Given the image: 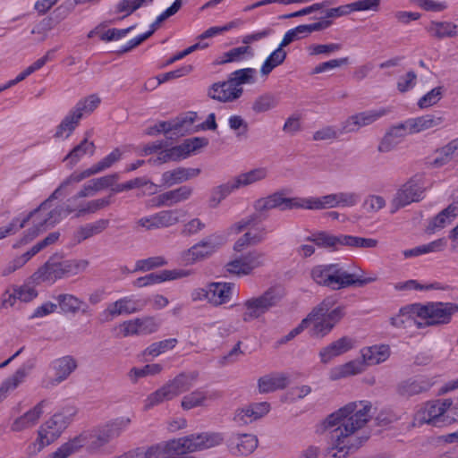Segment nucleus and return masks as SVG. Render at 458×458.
Instances as JSON below:
<instances>
[{"label": "nucleus", "mask_w": 458, "mask_h": 458, "mask_svg": "<svg viewBox=\"0 0 458 458\" xmlns=\"http://www.w3.org/2000/svg\"><path fill=\"white\" fill-rule=\"evenodd\" d=\"M58 306L66 314H76L79 311L87 313L89 306L80 298L69 293H62L56 297Z\"/></svg>", "instance_id": "ea45409f"}, {"label": "nucleus", "mask_w": 458, "mask_h": 458, "mask_svg": "<svg viewBox=\"0 0 458 458\" xmlns=\"http://www.w3.org/2000/svg\"><path fill=\"white\" fill-rule=\"evenodd\" d=\"M443 123V117L432 114H424L406 120V126L410 129L411 134L437 127Z\"/></svg>", "instance_id": "c9c22d12"}, {"label": "nucleus", "mask_w": 458, "mask_h": 458, "mask_svg": "<svg viewBox=\"0 0 458 458\" xmlns=\"http://www.w3.org/2000/svg\"><path fill=\"white\" fill-rule=\"evenodd\" d=\"M423 323L418 329L449 324L454 315L458 313V304L454 302L428 301L420 303Z\"/></svg>", "instance_id": "9d476101"}, {"label": "nucleus", "mask_w": 458, "mask_h": 458, "mask_svg": "<svg viewBox=\"0 0 458 458\" xmlns=\"http://www.w3.org/2000/svg\"><path fill=\"white\" fill-rule=\"evenodd\" d=\"M224 441L221 433H201L190 435L184 437L170 440L174 456L180 458L187 453H192L203 449L219 445Z\"/></svg>", "instance_id": "6e6552de"}, {"label": "nucleus", "mask_w": 458, "mask_h": 458, "mask_svg": "<svg viewBox=\"0 0 458 458\" xmlns=\"http://www.w3.org/2000/svg\"><path fill=\"white\" fill-rule=\"evenodd\" d=\"M72 411L69 415L63 412L55 413L49 420L45 421L38 428L37 444L38 451L55 442L67 428L71 421Z\"/></svg>", "instance_id": "ddd939ff"}, {"label": "nucleus", "mask_w": 458, "mask_h": 458, "mask_svg": "<svg viewBox=\"0 0 458 458\" xmlns=\"http://www.w3.org/2000/svg\"><path fill=\"white\" fill-rule=\"evenodd\" d=\"M258 438L252 434H235L228 441L230 452L233 454L249 455L258 447Z\"/></svg>", "instance_id": "393cba45"}, {"label": "nucleus", "mask_w": 458, "mask_h": 458, "mask_svg": "<svg viewBox=\"0 0 458 458\" xmlns=\"http://www.w3.org/2000/svg\"><path fill=\"white\" fill-rule=\"evenodd\" d=\"M96 146L93 141H89L84 139L78 145L64 157V161L67 162L70 167L77 165L85 155L93 156L95 153Z\"/></svg>", "instance_id": "37998d69"}, {"label": "nucleus", "mask_w": 458, "mask_h": 458, "mask_svg": "<svg viewBox=\"0 0 458 458\" xmlns=\"http://www.w3.org/2000/svg\"><path fill=\"white\" fill-rule=\"evenodd\" d=\"M451 404L452 401L449 399L426 403L415 413L413 425L421 426L423 424H428L433 427H442L449 423L450 420L445 413L448 412Z\"/></svg>", "instance_id": "9b49d317"}, {"label": "nucleus", "mask_w": 458, "mask_h": 458, "mask_svg": "<svg viewBox=\"0 0 458 458\" xmlns=\"http://www.w3.org/2000/svg\"><path fill=\"white\" fill-rule=\"evenodd\" d=\"M120 458H178L174 456L170 440L161 442L147 449L138 447L132 449L123 455Z\"/></svg>", "instance_id": "4be33fe9"}, {"label": "nucleus", "mask_w": 458, "mask_h": 458, "mask_svg": "<svg viewBox=\"0 0 458 458\" xmlns=\"http://www.w3.org/2000/svg\"><path fill=\"white\" fill-rule=\"evenodd\" d=\"M101 99L96 94H92L83 99H81L72 109L75 114H80V119L83 114L92 113L100 104Z\"/></svg>", "instance_id": "4d7b16f0"}, {"label": "nucleus", "mask_w": 458, "mask_h": 458, "mask_svg": "<svg viewBox=\"0 0 458 458\" xmlns=\"http://www.w3.org/2000/svg\"><path fill=\"white\" fill-rule=\"evenodd\" d=\"M371 404L368 401L352 402L327 417L323 422L325 429L337 426L331 434L327 455L345 458L358 449L362 439L355 435L369 420Z\"/></svg>", "instance_id": "f257e3e1"}, {"label": "nucleus", "mask_w": 458, "mask_h": 458, "mask_svg": "<svg viewBox=\"0 0 458 458\" xmlns=\"http://www.w3.org/2000/svg\"><path fill=\"white\" fill-rule=\"evenodd\" d=\"M177 343L178 341L176 338H168L153 343L146 348L144 354L152 357H157L158 355L165 353L169 350H173L176 346Z\"/></svg>", "instance_id": "13d9d810"}, {"label": "nucleus", "mask_w": 458, "mask_h": 458, "mask_svg": "<svg viewBox=\"0 0 458 458\" xmlns=\"http://www.w3.org/2000/svg\"><path fill=\"white\" fill-rule=\"evenodd\" d=\"M352 347L353 341L351 338L347 336L341 337L338 340L327 345V347L323 348L319 352L321 362L327 363L333 358L345 353L346 352L350 351Z\"/></svg>", "instance_id": "473e14b6"}, {"label": "nucleus", "mask_w": 458, "mask_h": 458, "mask_svg": "<svg viewBox=\"0 0 458 458\" xmlns=\"http://www.w3.org/2000/svg\"><path fill=\"white\" fill-rule=\"evenodd\" d=\"M192 192L193 189L191 186L183 185L159 194L152 199V206L157 208L172 207L189 199Z\"/></svg>", "instance_id": "b1692460"}, {"label": "nucleus", "mask_w": 458, "mask_h": 458, "mask_svg": "<svg viewBox=\"0 0 458 458\" xmlns=\"http://www.w3.org/2000/svg\"><path fill=\"white\" fill-rule=\"evenodd\" d=\"M114 437H116L112 431V428L106 424L101 427L96 434L84 431L79 436L70 439L50 455V458H67L83 446H86L89 451H95Z\"/></svg>", "instance_id": "39448f33"}, {"label": "nucleus", "mask_w": 458, "mask_h": 458, "mask_svg": "<svg viewBox=\"0 0 458 458\" xmlns=\"http://www.w3.org/2000/svg\"><path fill=\"white\" fill-rule=\"evenodd\" d=\"M281 47V43L263 62L260 72L262 75H268L276 67L284 63L286 58V52Z\"/></svg>", "instance_id": "6e6d98bb"}, {"label": "nucleus", "mask_w": 458, "mask_h": 458, "mask_svg": "<svg viewBox=\"0 0 458 458\" xmlns=\"http://www.w3.org/2000/svg\"><path fill=\"white\" fill-rule=\"evenodd\" d=\"M394 289L397 291H410V290H416V291H429V290H439L441 289L439 283H432V284H422L417 280H407L405 282H400L397 283L394 285Z\"/></svg>", "instance_id": "052dcab7"}, {"label": "nucleus", "mask_w": 458, "mask_h": 458, "mask_svg": "<svg viewBox=\"0 0 458 458\" xmlns=\"http://www.w3.org/2000/svg\"><path fill=\"white\" fill-rule=\"evenodd\" d=\"M388 113L386 108L361 112L350 116L342 125V132H352L369 125Z\"/></svg>", "instance_id": "412c9836"}, {"label": "nucleus", "mask_w": 458, "mask_h": 458, "mask_svg": "<svg viewBox=\"0 0 458 458\" xmlns=\"http://www.w3.org/2000/svg\"><path fill=\"white\" fill-rule=\"evenodd\" d=\"M234 286V284L225 282L209 284V302L216 306L227 303Z\"/></svg>", "instance_id": "4c0bfd02"}, {"label": "nucleus", "mask_w": 458, "mask_h": 458, "mask_svg": "<svg viewBox=\"0 0 458 458\" xmlns=\"http://www.w3.org/2000/svg\"><path fill=\"white\" fill-rule=\"evenodd\" d=\"M199 174V168L178 167L174 170L165 172L161 177V184L166 187H171L197 177Z\"/></svg>", "instance_id": "c85d7f7f"}, {"label": "nucleus", "mask_w": 458, "mask_h": 458, "mask_svg": "<svg viewBox=\"0 0 458 458\" xmlns=\"http://www.w3.org/2000/svg\"><path fill=\"white\" fill-rule=\"evenodd\" d=\"M109 225L108 219H98L93 223L86 224L78 228L74 233V239L81 242L87 240L96 234H98L105 231Z\"/></svg>", "instance_id": "a18cd8bd"}, {"label": "nucleus", "mask_w": 458, "mask_h": 458, "mask_svg": "<svg viewBox=\"0 0 458 458\" xmlns=\"http://www.w3.org/2000/svg\"><path fill=\"white\" fill-rule=\"evenodd\" d=\"M458 215V202H453L439 212L428 224V231L435 233L449 225Z\"/></svg>", "instance_id": "58836bf2"}, {"label": "nucleus", "mask_w": 458, "mask_h": 458, "mask_svg": "<svg viewBox=\"0 0 458 458\" xmlns=\"http://www.w3.org/2000/svg\"><path fill=\"white\" fill-rule=\"evenodd\" d=\"M457 25L451 21H431L425 30L430 37L437 39L454 38L457 35Z\"/></svg>", "instance_id": "79ce46f5"}, {"label": "nucleus", "mask_w": 458, "mask_h": 458, "mask_svg": "<svg viewBox=\"0 0 458 458\" xmlns=\"http://www.w3.org/2000/svg\"><path fill=\"white\" fill-rule=\"evenodd\" d=\"M162 370L163 367L158 363L147 364L142 368H132L129 376L131 380L136 381L140 377L159 374Z\"/></svg>", "instance_id": "69168bd1"}, {"label": "nucleus", "mask_w": 458, "mask_h": 458, "mask_svg": "<svg viewBox=\"0 0 458 458\" xmlns=\"http://www.w3.org/2000/svg\"><path fill=\"white\" fill-rule=\"evenodd\" d=\"M283 290L271 287L258 297L246 300L242 308V318L244 322L253 321L263 316L270 308L276 306L283 298Z\"/></svg>", "instance_id": "1a4fd4ad"}, {"label": "nucleus", "mask_w": 458, "mask_h": 458, "mask_svg": "<svg viewBox=\"0 0 458 458\" xmlns=\"http://www.w3.org/2000/svg\"><path fill=\"white\" fill-rule=\"evenodd\" d=\"M305 319H308V327L311 326L310 335L313 337L322 338L332 330V327L326 319L321 315H318L315 309Z\"/></svg>", "instance_id": "49530a36"}, {"label": "nucleus", "mask_w": 458, "mask_h": 458, "mask_svg": "<svg viewBox=\"0 0 458 458\" xmlns=\"http://www.w3.org/2000/svg\"><path fill=\"white\" fill-rule=\"evenodd\" d=\"M110 204L111 195L87 202H81L76 205L74 204L75 216L80 217L87 214L96 213L97 211L108 207Z\"/></svg>", "instance_id": "de8ad7c7"}, {"label": "nucleus", "mask_w": 458, "mask_h": 458, "mask_svg": "<svg viewBox=\"0 0 458 458\" xmlns=\"http://www.w3.org/2000/svg\"><path fill=\"white\" fill-rule=\"evenodd\" d=\"M88 266V261L83 259H66L57 261L54 257L50 258L31 276V281L35 284H54L64 277L72 276L83 271Z\"/></svg>", "instance_id": "423d86ee"}, {"label": "nucleus", "mask_w": 458, "mask_h": 458, "mask_svg": "<svg viewBox=\"0 0 458 458\" xmlns=\"http://www.w3.org/2000/svg\"><path fill=\"white\" fill-rule=\"evenodd\" d=\"M336 301L334 297H327L315 309L318 315H321L328 325L333 328L344 317V308L335 306Z\"/></svg>", "instance_id": "bb28decb"}, {"label": "nucleus", "mask_w": 458, "mask_h": 458, "mask_svg": "<svg viewBox=\"0 0 458 458\" xmlns=\"http://www.w3.org/2000/svg\"><path fill=\"white\" fill-rule=\"evenodd\" d=\"M246 262V271L251 274V272L265 264V254L257 250L250 251L246 255H242Z\"/></svg>", "instance_id": "774afa93"}, {"label": "nucleus", "mask_w": 458, "mask_h": 458, "mask_svg": "<svg viewBox=\"0 0 458 458\" xmlns=\"http://www.w3.org/2000/svg\"><path fill=\"white\" fill-rule=\"evenodd\" d=\"M288 377L284 373H272L261 377L258 386L259 393H270L278 389H284L288 384Z\"/></svg>", "instance_id": "a19ab883"}, {"label": "nucleus", "mask_w": 458, "mask_h": 458, "mask_svg": "<svg viewBox=\"0 0 458 458\" xmlns=\"http://www.w3.org/2000/svg\"><path fill=\"white\" fill-rule=\"evenodd\" d=\"M267 175V169L266 167L254 168L249 172L242 173L233 178L235 186L239 189L241 187L248 186L257 182L265 179Z\"/></svg>", "instance_id": "864d4df0"}, {"label": "nucleus", "mask_w": 458, "mask_h": 458, "mask_svg": "<svg viewBox=\"0 0 458 458\" xmlns=\"http://www.w3.org/2000/svg\"><path fill=\"white\" fill-rule=\"evenodd\" d=\"M233 180L213 188L210 191L208 204L210 208H216L223 199L237 190Z\"/></svg>", "instance_id": "5fc2aeb1"}, {"label": "nucleus", "mask_w": 458, "mask_h": 458, "mask_svg": "<svg viewBox=\"0 0 458 458\" xmlns=\"http://www.w3.org/2000/svg\"><path fill=\"white\" fill-rule=\"evenodd\" d=\"M222 234H211L182 253V259L187 264H193L212 255L225 242Z\"/></svg>", "instance_id": "4468645a"}, {"label": "nucleus", "mask_w": 458, "mask_h": 458, "mask_svg": "<svg viewBox=\"0 0 458 458\" xmlns=\"http://www.w3.org/2000/svg\"><path fill=\"white\" fill-rule=\"evenodd\" d=\"M187 273L182 270H163L159 273H150L144 276L137 278L133 284L136 287H144L159 284L168 280L177 279L185 276Z\"/></svg>", "instance_id": "7c9ffc66"}, {"label": "nucleus", "mask_w": 458, "mask_h": 458, "mask_svg": "<svg viewBox=\"0 0 458 458\" xmlns=\"http://www.w3.org/2000/svg\"><path fill=\"white\" fill-rule=\"evenodd\" d=\"M121 158L122 152L119 148H115L107 156H106L98 163L94 164L89 168H87L81 172H73L70 175V180L73 181L74 182H80L91 175L97 174L100 172H103L110 168L114 163L118 162Z\"/></svg>", "instance_id": "6ab92c4d"}, {"label": "nucleus", "mask_w": 458, "mask_h": 458, "mask_svg": "<svg viewBox=\"0 0 458 458\" xmlns=\"http://www.w3.org/2000/svg\"><path fill=\"white\" fill-rule=\"evenodd\" d=\"M270 411V403L267 402L254 403L236 410L233 420L239 425H247L264 417Z\"/></svg>", "instance_id": "5701e85b"}, {"label": "nucleus", "mask_w": 458, "mask_h": 458, "mask_svg": "<svg viewBox=\"0 0 458 458\" xmlns=\"http://www.w3.org/2000/svg\"><path fill=\"white\" fill-rule=\"evenodd\" d=\"M458 155V138L451 140L445 146L436 150V157L431 162L435 167H440L449 163Z\"/></svg>", "instance_id": "09e8293b"}, {"label": "nucleus", "mask_w": 458, "mask_h": 458, "mask_svg": "<svg viewBox=\"0 0 458 458\" xmlns=\"http://www.w3.org/2000/svg\"><path fill=\"white\" fill-rule=\"evenodd\" d=\"M72 183L75 182L70 180V176L65 179L38 208L21 218L20 227H23L29 220L32 219L35 227L32 233V237H34L39 231L54 226L70 214H75L74 205L68 204L64 206L61 204L54 205L53 203Z\"/></svg>", "instance_id": "f03ea898"}, {"label": "nucleus", "mask_w": 458, "mask_h": 458, "mask_svg": "<svg viewBox=\"0 0 458 458\" xmlns=\"http://www.w3.org/2000/svg\"><path fill=\"white\" fill-rule=\"evenodd\" d=\"M257 207L263 209L279 208L287 210L293 208L325 209L336 208L334 193L322 197L284 198L282 193H274L258 200Z\"/></svg>", "instance_id": "20e7f679"}, {"label": "nucleus", "mask_w": 458, "mask_h": 458, "mask_svg": "<svg viewBox=\"0 0 458 458\" xmlns=\"http://www.w3.org/2000/svg\"><path fill=\"white\" fill-rule=\"evenodd\" d=\"M55 51L49 50L46 53L45 55L38 58L37 61H35L32 64L28 66L24 71L20 72L13 80H11L7 81L6 83L0 86V93L17 83L22 81L25 80L28 76L35 72L36 71H38L41 69L48 61L52 60L54 58Z\"/></svg>", "instance_id": "e433bc0d"}, {"label": "nucleus", "mask_w": 458, "mask_h": 458, "mask_svg": "<svg viewBox=\"0 0 458 458\" xmlns=\"http://www.w3.org/2000/svg\"><path fill=\"white\" fill-rule=\"evenodd\" d=\"M32 365L23 364L18 368L15 372L5 378L0 385V403L7 398V396L14 391L21 384H22L28 377Z\"/></svg>", "instance_id": "cd10ccee"}, {"label": "nucleus", "mask_w": 458, "mask_h": 458, "mask_svg": "<svg viewBox=\"0 0 458 458\" xmlns=\"http://www.w3.org/2000/svg\"><path fill=\"white\" fill-rule=\"evenodd\" d=\"M310 276L316 284L335 291L350 286H363L376 280L375 277H365L361 270L360 274L350 272L341 263L317 265L312 267Z\"/></svg>", "instance_id": "7ed1b4c3"}, {"label": "nucleus", "mask_w": 458, "mask_h": 458, "mask_svg": "<svg viewBox=\"0 0 458 458\" xmlns=\"http://www.w3.org/2000/svg\"><path fill=\"white\" fill-rule=\"evenodd\" d=\"M208 140L206 138L193 137L186 139L182 144L172 147L164 148L158 152L156 159H149L148 162L153 164H163L169 161H178L188 157L191 153L196 152L199 148L207 146Z\"/></svg>", "instance_id": "f8f14e48"}, {"label": "nucleus", "mask_w": 458, "mask_h": 458, "mask_svg": "<svg viewBox=\"0 0 458 458\" xmlns=\"http://www.w3.org/2000/svg\"><path fill=\"white\" fill-rule=\"evenodd\" d=\"M46 403L47 401L43 400L22 415L17 417L12 423L11 429L14 432H21L33 428L43 414Z\"/></svg>", "instance_id": "a878e982"}, {"label": "nucleus", "mask_w": 458, "mask_h": 458, "mask_svg": "<svg viewBox=\"0 0 458 458\" xmlns=\"http://www.w3.org/2000/svg\"><path fill=\"white\" fill-rule=\"evenodd\" d=\"M76 368V360L72 356H64L53 361V369L58 383L66 379Z\"/></svg>", "instance_id": "3c124183"}, {"label": "nucleus", "mask_w": 458, "mask_h": 458, "mask_svg": "<svg viewBox=\"0 0 458 458\" xmlns=\"http://www.w3.org/2000/svg\"><path fill=\"white\" fill-rule=\"evenodd\" d=\"M411 134L410 129L406 126V120L398 125L393 126L382 139L378 150L380 152H388L394 148L401 140L406 135Z\"/></svg>", "instance_id": "2f4dec72"}, {"label": "nucleus", "mask_w": 458, "mask_h": 458, "mask_svg": "<svg viewBox=\"0 0 458 458\" xmlns=\"http://www.w3.org/2000/svg\"><path fill=\"white\" fill-rule=\"evenodd\" d=\"M198 373H181L172 380H169L163 386L150 394L144 400V410L148 411L153 407L174 399L179 394L188 391L197 381Z\"/></svg>", "instance_id": "0eeeda50"}, {"label": "nucleus", "mask_w": 458, "mask_h": 458, "mask_svg": "<svg viewBox=\"0 0 458 458\" xmlns=\"http://www.w3.org/2000/svg\"><path fill=\"white\" fill-rule=\"evenodd\" d=\"M423 323L420 303H412L402 307L399 312L391 318V324L395 327H411Z\"/></svg>", "instance_id": "aec40b11"}, {"label": "nucleus", "mask_w": 458, "mask_h": 458, "mask_svg": "<svg viewBox=\"0 0 458 458\" xmlns=\"http://www.w3.org/2000/svg\"><path fill=\"white\" fill-rule=\"evenodd\" d=\"M243 92L242 88H238L237 83L230 77L227 81L213 83L208 91V95L219 102L227 103L238 99Z\"/></svg>", "instance_id": "a211bd4d"}, {"label": "nucleus", "mask_w": 458, "mask_h": 458, "mask_svg": "<svg viewBox=\"0 0 458 458\" xmlns=\"http://www.w3.org/2000/svg\"><path fill=\"white\" fill-rule=\"evenodd\" d=\"M185 215L183 209H165L140 218L138 225L146 230L167 228L178 224Z\"/></svg>", "instance_id": "2eb2a0df"}, {"label": "nucleus", "mask_w": 458, "mask_h": 458, "mask_svg": "<svg viewBox=\"0 0 458 458\" xmlns=\"http://www.w3.org/2000/svg\"><path fill=\"white\" fill-rule=\"evenodd\" d=\"M148 300L138 295H129L108 305L105 313L111 317L138 312L147 305Z\"/></svg>", "instance_id": "f3484780"}, {"label": "nucleus", "mask_w": 458, "mask_h": 458, "mask_svg": "<svg viewBox=\"0 0 458 458\" xmlns=\"http://www.w3.org/2000/svg\"><path fill=\"white\" fill-rule=\"evenodd\" d=\"M34 255L31 254L30 250L23 253L12 259L1 270L2 276H7L16 270L21 268Z\"/></svg>", "instance_id": "680f3d73"}, {"label": "nucleus", "mask_w": 458, "mask_h": 458, "mask_svg": "<svg viewBox=\"0 0 458 458\" xmlns=\"http://www.w3.org/2000/svg\"><path fill=\"white\" fill-rule=\"evenodd\" d=\"M80 114H75L72 110L62 120L60 124L56 127L54 134L55 138L67 139L73 131L76 129L80 123Z\"/></svg>", "instance_id": "603ef678"}, {"label": "nucleus", "mask_w": 458, "mask_h": 458, "mask_svg": "<svg viewBox=\"0 0 458 458\" xmlns=\"http://www.w3.org/2000/svg\"><path fill=\"white\" fill-rule=\"evenodd\" d=\"M206 399L207 394L204 391L195 390L182 398V407L183 410H191L201 406Z\"/></svg>", "instance_id": "0e129e2a"}, {"label": "nucleus", "mask_w": 458, "mask_h": 458, "mask_svg": "<svg viewBox=\"0 0 458 458\" xmlns=\"http://www.w3.org/2000/svg\"><path fill=\"white\" fill-rule=\"evenodd\" d=\"M365 366L377 365L386 361L390 356V348L386 344L372 345L360 351Z\"/></svg>", "instance_id": "f704fd0d"}, {"label": "nucleus", "mask_w": 458, "mask_h": 458, "mask_svg": "<svg viewBox=\"0 0 458 458\" xmlns=\"http://www.w3.org/2000/svg\"><path fill=\"white\" fill-rule=\"evenodd\" d=\"M257 71L254 68H243L234 71L231 78L237 83L238 88H242L243 84H250L255 81Z\"/></svg>", "instance_id": "e2e57ef3"}, {"label": "nucleus", "mask_w": 458, "mask_h": 458, "mask_svg": "<svg viewBox=\"0 0 458 458\" xmlns=\"http://www.w3.org/2000/svg\"><path fill=\"white\" fill-rule=\"evenodd\" d=\"M345 237V234L333 235L327 232H317L309 236L307 240L312 242L318 247L335 251L345 246V241L344 240Z\"/></svg>", "instance_id": "c756f323"}, {"label": "nucleus", "mask_w": 458, "mask_h": 458, "mask_svg": "<svg viewBox=\"0 0 458 458\" xmlns=\"http://www.w3.org/2000/svg\"><path fill=\"white\" fill-rule=\"evenodd\" d=\"M432 385L429 378L420 376L403 381L398 386V393L403 396H411L428 391Z\"/></svg>", "instance_id": "72a5a7b5"}, {"label": "nucleus", "mask_w": 458, "mask_h": 458, "mask_svg": "<svg viewBox=\"0 0 458 458\" xmlns=\"http://www.w3.org/2000/svg\"><path fill=\"white\" fill-rule=\"evenodd\" d=\"M443 96V88L436 87L423 95L418 101V106L421 109L436 105Z\"/></svg>", "instance_id": "338daca9"}, {"label": "nucleus", "mask_w": 458, "mask_h": 458, "mask_svg": "<svg viewBox=\"0 0 458 458\" xmlns=\"http://www.w3.org/2000/svg\"><path fill=\"white\" fill-rule=\"evenodd\" d=\"M365 369L363 360H351L343 365L336 366L330 370L329 377L331 380H337L349 376L361 373Z\"/></svg>", "instance_id": "c03bdc74"}, {"label": "nucleus", "mask_w": 458, "mask_h": 458, "mask_svg": "<svg viewBox=\"0 0 458 458\" xmlns=\"http://www.w3.org/2000/svg\"><path fill=\"white\" fill-rule=\"evenodd\" d=\"M250 51L249 47H238L232 48L228 52L224 53L218 56L214 64L216 65H222L228 63L240 62L243 59V55Z\"/></svg>", "instance_id": "bf43d9fd"}, {"label": "nucleus", "mask_w": 458, "mask_h": 458, "mask_svg": "<svg viewBox=\"0 0 458 458\" xmlns=\"http://www.w3.org/2000/svg\"><path fill=\"white\" fill-rule=\"evenodd\" d=\"M446 246V241L444 238H440L435 241H432L427 244L417 246L415 248L405 250L403 251V254L405 259H410L413 257H419L423 254L430 253V252H438L443 250Z\"/></svg>", "instance_id": "8fccbe9b"}, {"label": "nucleus", "mask_w": 458, "mask_h": 458, "mask_svg": "<svg viewBox=\"0 0 458 458\" xmlns=\"http://www.w3.org/2000/svg\"><path fill=\"white\" fill-rule=\"evenodd\" d=\"M423 198V186L417 179H411L396 192L392 200L393 212Z\"/></svg>", "instance_id": "dca6fc26"}]
</instances>
